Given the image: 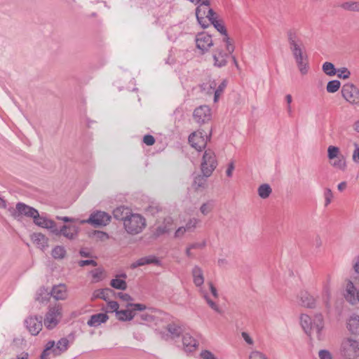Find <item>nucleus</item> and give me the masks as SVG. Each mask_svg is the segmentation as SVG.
I'll return each mask as SVG.
<instances>
[{
	"instance_id": "1",
	"label": "nucleus",
	"mask_w": 359,
	"mask_h": 359,
	"mask_svg": "<svg viewBox=\"0 0 359 359\" xmlns=\"http://www.w3.org/2000/svg\"><path fill=\"white\" fill-rule=\"evenodd\" d=\"M287 39L300 74L303 76L307 74L309 69V58L302 40L297 31L292 29L287 32Z\"/></svg>"
},
{
	"instance_id": "2",
	"label": "nucleus",
	"mask_w": 359,
	"mask_h": 359,
	"mask_svg": "<svg viewBox=\"0 0 359 359\" xmlns=\"http://www.w3.org/2000/svg\"><path fill=\"white\" fill-rule=\"evenodd\" d=\"M300 322L303 330L309 336L316 337L318 340L322 339L324 319L321 314H316L313 319L308 315L302 314Z\"/></svg>"
},
{
	"instance_id": "3",
	"label": "nucleus",
	"mask_w": 359,
	"mask_h": 359,
	"mask_svg": "<svg viewBox=\"0 0 359 359\" xmlns=\"http://www.w3.org/2000/svg\"><path fill=\"white\" fill-rule=\"evenodd\" d=\"M233 50L234 46L231 43L230 38L229 36L223 37L222 44L217 47L212 53L214 65L217 67L226 66L227 60Z\"/></svg>"
},
{
	"instance_id": "4",
	"label": "nucleus",
	"mask_w": 359,
	"mask_h": 359,
	"mask_svg": "<svg viewBox=\"0 0 359 359\" xmlns=\"http://www.w3.org/2000/svg\"><path fill=\"white\" fill-rule=\"evenodd\" d=\"M146 219L140 214L132 213L124 221L123 227L126 231L130 235L140 233L146 227Z\"/></svg>"
},
{
	"instance_id": "5",
	"label": "nucleus",
	"mask_w": 359,
	"mask_h": 359,
	"mask_svg": "<svg viewBox=\"0 0 359 359\" xmlns=\"http://www.w3.org/2000/svg\"><path fill=\"white\" fill-rule=\"evenodd\" d=\"M217 166V161L215 152L208 149L205 151L201 163V170L205 177H209Z\"/></svg>"
},
{
	"instance_id": "6",
	"label": "nucleus",
	"mask_w": 359,
	"mask_h": 359,
	"mask_svg": "<svg viewBox=\"0 0 359 359\" xmlns=\"http://www.w3.org/2000/svg\"><path fill=\"white\" fill-rule=\"evenodd\" d=\"M341 353L347 359H356L359 357V341L348 337L341 344Z\"/></svg>"
},
{
	"instance_id": "7",
	"label": "nucleus",
	"mask_w": 359,
	"mask_h": 359,
	"mask_svg": "<svg viewBox=\"0 0 359 359\" xmlns=\"http://www.w3.org/2000/svg\"><path fill=\"white\" fill-rule=\"evenodd\" d=\"M211 137V132L209 135L203 133V130H197L192 133L189 136V142L191 146L195 148L198 151H201L206 147L208 141H210Z\"/></svg>"
},
{
	"instance_id": "8",
	"label": "nucleus",
	"mask_w": 359,
	"mask_h": 359,
	"mask_svg": "<svg viewBox=\"0 0 359 359\" xmlns=\"http://www.w3.org/2000/svg\"><path fill=\"white\" fill-rule=\"evenodd\" d=\"M62 310L60 304L49 307L44 319V325L48 329L54 328L60 322L62 316Z\"/></svg>"
},
{
	"instance_id": "9",
	"label": "nucleus",
	"mask_w": 359,
	"mask_h": 359,
	"mask_svg": "<svg viewBox=\"0 0 359 359\" xmlns=\"http://www.w3.org/2000/svg\"><path fill=\"white\" fill-rule=\"evenodd\" d=\"M341 95L349 104L359 105V89L353 83H346L342 86Z\"/></svg>"
},
{
	"instance_id": "10",
	"label": "nucleus",
	"mask_w": 359,
	"mask_h": 359,
	"mask_svg": "<svg viewBox=\"0 0 359 359\" xmlns=\"http://www.w3.org/2000/svg\"><path fill=\"white\" fill-rule=\"evenodd\" d=\"M111 216L103 211H96L93 212L88 219L81 220V224L88 223L97 227L101 226H106L109 223Z\"/></svg>"
},
{
	"instance_id": "11",
	"label": "nucleus",
	"mask_w": 359,
	"mask_h": 359,
	"mask_svg": "<svg viewBox=\"0 0 359 359\" xmlns=\"http://www.w3.org/2000/svg\"><path fill=\"white\" fill-rule=\"evenodd\" d=\"M79 227L75 224H65L60 229L55 226L53 234L57 236H62L69 241L75 240L79 235Z\"/></svg>"
},
{
	"instance_id": "12",
	"label": "nucleus",
	"mask_w": 359,
	"mask_h": 359,
	"mask_svg": "<svg viewBox=\"0 0 359 359\" xmlns=\"http://www.w3.org/2000/svg\"><path fill=\"white\" fill-rule=\"evenodd\" d=\"M127 307H132V309H126L116 311V318L121 321H130L135 317V311H144L146 306L142 304H131L129 303Z\"/></svg>"
},
{
	"instance_id": "13",
	"label": "nucleus",
	"mask_w": 359,
	"mask_h": 359,
	"mask_svg": "<svg viewBox=\"0 0 359 359\" xmlns=\"http://www.w3.org/2000/svg\"><path fill=\"white\" fill-rule=\"evenodd\" d=\"M193 116L194 121L198 123H205L211 119V109L207 105L200 106L194 110Z\"/></svg>"
},
{
	"instance_id": "14",
	"label": "nucleus",
	"mask_w": 359,
	"mask_h": 359,
	"mask_svg": "<svg viewBox=\"0 0 359 359\" xmlns=\"http://www.w3.org/2000/svg\"><path fill=\"white\" fill-rule=\"evenodd\" d=\"M196 15L197 20H201L203 17H205L209 20L210 19H213L216 13L210 8V1L208 0H203L196 9Z\"/></svg>"
},
{
	"instance_id": "15",
	"label": "nucleus",
	"mask_w": 359,
	"mask_h": 359,
	"mask_svg": "<svg viewBox=\"0 0 359 359\" xmlns=\"http://www.w3.org/2000/svg\"><path fill=\"white\" fill-rule=\"evenodd\" d=\"M196 47L204 53L213 45V41L210 35L201 32L196 35Z\"/></svg>"
},
{
	"instance_id": "16",
	"label": "nucleus",
	"mask_w": 359,
	"mask_h": 359,
	"mask_svg": "<svg viewBox=\"0 0 359 359\" xmlns=\"http://www.w3.org/2000/svg\"><path fill=\"white\" fill-rule=\"evenodd\" d=\"M25 325L32 335H37L42 330V318L37 316H29L25 321Z\"/></svg>"
},
{
	"instance_id": "17",
	"label": "nucleus",
	"mask_w": 359,
	"mask_h": 359,
	"mask_svg": "<svg viewBox=\"0 0 359 359\" xmlns=\"http://www.w3.org/2000/svg\"><path fill=\"white\" fill-rule=\"evenodd\" d=\"M17 212L13 214V217L17 218L20 215L32 217L33 219L38 215V210L32 207L25 205L22 203H18L16 205Z\"/></svg>"
},
{
	"instance_id": "18",
	"label": "nucleus",
	"mask_w": 359,
	"mask_h": 359,
	"mask_svg": "<svg viewBox=\"0 0 359 359\" xmlns=\"http://www.w3.org/2000/svg\"><path fill=\"white\" fill-rule=\"evenodd\" d=\"M166 330L168 332V334H165L163 332L160 333L161 338L165 341H168L170 339H174L179 337L182 332V327L174 323L168 324L166 326Z\"/></svg>"
},
{
	"instance_id": "19",
	"label": "nucleus",
	"mask_w": 359,
	"mask_h": 359,
	"mask_svg": "<svg viewBox=\"0 0 359 359\" xmlns=\"http://www.w3.org/2000/svg\"><path fill=\"white\" fill-rule=\"evenodd\" d=\"M33 222L36 225L49 229L52 233H53V230H55L56 226V223L53 220L40 216L39 212L34 218Z\"/></svg>"
},
{
	"instance_id": "20",
	"label": "nucleus",
	"mask_w": 359,
	"mask_h": 359,
	"mask_svg": "<svg viewBox=\"0 0 359 359\" xmlns=\"http://www.w3.org/2000/svg\"><path fill=\"white\" fill-rule=\"evenodd\" d=\"M345 299L352 304L357 302L358 290L353 283L348 280L346 283L344 293Z\"/></svg>"
},
{
	"instance_id": "21",
	"label": "nucleus",
	"mask_w": 359,
	"mask_h": 359,
	"mask_svg": "<svg viewBox=\"0 0 359 359\" xmlns=\"http://www.w3.org/2000/svg\"><path fill=\"white\" fill-rule=\"evenodd\" d=\"M182 344L186 352H193L196 349L198 343L193 337L186 333L182 336Z\"/></svg>"
},
{
	"instance_id": "22",
	"label": "nucleus",
	"mask_w": 359,
	"mask_h": 359,
	"mask_svg": "<svg viewBox=\"0 0 359 359\" xmlns=\"http://www.w3.org/2000/svg\"><path fill=\"white\" fill-rule=\"evenodd\" d=\"M346 327L352 334L359 335V316L351 315L347 320Z\"/></svg>"
},
{
	"instance_id": "23",
	"label": "nucleus",
	"mask_w": 359,
	"mask_h": 359,
	"mask_svg": "<svg viewBox=\"0 0 359 359\" xmlns=\"http://www.w3.org/2000/svg\"><path fill=\"white\" fill-rule=\"evenodd\" d=\"M299 298V304L303 306L313 308L316 305V299L306 291H301Z\"/></svg>"
},
{
	"instance_id": "24",
	"label": "nucleus",
	"mask_w": 359,
	"mask_h": 359,
	"mask_svg": "<svg viewBox=\"0 0 359 359\" xmlns=\"http://www.w3.org/2000/svg\"><path fill=\"white\" fill-rule=\"evenodd\" d=\"M32 242L37 248L44 250L48 245V238L41 233H34L31 236Z\"/></svg>"
},
{
	"instance_id": "25",
	"label": "nucleus",
	"mask_w": 359,
	"mask_h": 359,
	"mask_svg": "<svg viewBox=\"0 0 359 359\" xmlns=\"http://www.w3.org/2000/svg\"><path fill=\"white\" fill-rule=\"evenodd\" d=\"M50 294L57 300H64L67 297V287L62 284L55 285L53 287Z\"/></svg>"
},
{
	"instance_id": "26",
	"label": "nucleus",
	"mask_w": 359,
	"mask_h": 359,
	"mask_svg": "<svg viewBox=\"0 0 359 359\" xmlns=\"http://www.w3.org/2000/svg\"><path fill=\"white\" fill-rule=\"evenodd\" d=\"M108 319L109 316L106 313H100L91 316L87 324L90 327H97L106 323Z\"/></svg>"
},
{
	"instance_id": "27",
	"label": "nucleus",
	"mask_w": 359,
	"mask_h": 359,
	"mask_svg": "<svg viewBox=\"0 0 359 359\" xmlns=\"http://www.w3.org/2000/svg\"><path fill=\"white\" fill-rule=\"evenodd\" d=\"M132 213L131 210L125 206L118 207L113 211L114 218L123 221V223Z\"/></svg>"
},
{
	"instance_id": "28",
	"label": "nucleus",
	"mask_w": 359,
	"mask_h": 359,
	"mask_svg": "<svg viewBox=\"0 0 359 359\" xmlns=\"http://www.w3.org/2000/svg\"><path fill=\"white\" fill-rule=\"evenodd\" d=\"M158 259L154 256H148L140 258L136 262L130 264V268L134 269L138 266H144L150 264H158Z\"/></svg>"
},
{
	"instance_id": "29",
	"label": "nucleus",
	"mask_w": 359,
	"mask_h": 359,
	"mask_svg": "<svg viewBox=\"0 0 359 359\" xmlns=\"http://www.w3.org/2000/svg\"><path fill=\"white\" fill-rule=\"evenodd\" d=\"M194 283L196 287L201 286L204 283L203 270L198 266H195L192 269Z\"/></svg>"
},
{
	"instance_id": "30",
	"label": "nucleus",
	"mask_w": 359,
	"mask_h": 359,
	"mask_svg": "<svg viewBox=\"0 0 359 359\" xmlns=\"http://www.w3.org/2000/svg\"><path fill=\"white\" fill-rule=\"evenodd\" d=\"M330 165L335 169L344 172L347 168V162L344 155L330 161Z\"/></svg>"
},
{
	"instance_id": "31",
	"label": "nucleus",
	"mask_w": 359,
	"mask_h": 359,
	"mask_svg": "<svg viewBox=\"0 0 359 359\" xmlns=\"http://www.w3.org/2000/svg\"><path fill=\"white\" fill-rule=\"evenodd\" d=\"M69 348V340L67 338L60 339L56 347L53 349V353L55 355H60L61 353L65 352Z\"/></svg>"
},
{
	"instance_id": "32",
	"label": "nucleus",
	"mask_w": 359,
	"mask_h": 359,
	"mask_svg": "<svg viewBox=\"0 0 359 359\" xmlns=\"http://www.w3.org/2000/svg\"><path fill=\"white\" fill-rule=\"evenodd\" d=\"M52 257L55 259H62L67 255V251L65 247L62 245H56L51 251Z\"/></svg>"
},
{
	"instance_id": "33",
	"label": "nucleus",
	"mask_w": 359,
	"mask_h": 359,
	"mask_svg": "<svg viewBox=\"0 0 359 359\" xmlns=\"http://www.w3.org/2000/svg\"><path fill=\"white\" fill-rule=\"evenodd\" d=\"M257 191L259 197L265 199L270 196L272 189L268 184H263L259 187Z\"/></svg>"
},
{
	"instance_id": "34",
	"label": "nucleus",
	"mask_w": 359,
	"mask_h": 359,
	"mask_svg": "<svg viewBox=\"0 0 359 359\" xmlns=\"http://www.w3.org/2000/svg\"><path fill=\"white\" fill-rule=\"evenodd\" d=\"M339 148L336 146H329L327 148V158L330 161L334 160L336 158L342 156Z\"/></svg>"
},
{
	"instance_id": "35",
	"label": "nucleus",
	"mask_w": 359,
	"mask_h": 359,
	"mask_svg": "<svg viewBox=\"0 0 359 359\" xmlns=\"http://www.w3.org/2000/svg\"><path fill=\"white\" fill-rule=\"evenodd\" d=\"M209 21L214 25L218 32L224 35V37L228 36L224 26L221 22L217 20L216 15L213 17V19H210Z\"/></svg>"
},
{
	"instance_id": "36",
	"label": "nucleus",
	"mask_w": 359,
	"mask_h": 359,
	"mask_svg": "<svg viewBox=\"0 0 359 359\" xmlns=\"http://www.w3.org/2000/svg\"><path fill=\"white\" fill-rule=\"evenodd\" d=\"M110 285L117 290H125L127 288V283L125 280L114 278L110 282Z\"/></svg>"
},
{
	"instance_id": "37",
	"label": "nucleus",
	"mask_w": 359,
	"mask_h": 359,
	"mask_svg": "<svg viewBox=\"0 0 359 359\" xmlns=\"http://www.w3.org/2000/svg\"><path fill=\"white\" fill-rule=\"evenodd\" d=\"M323 72L328 76H334L337 74V69L334 65L330 62H325L322 67Z\"/></svg>"
},
{
	"instance_id": "38",
	"label": "nucleus",
	"mask_w": 359,
	"mask_h": 359,
	"mask_svg": "<svg viewBox=\"0 0 359 359\" xmlns=\"http://www.w3.org/2000/svg\"><path fill=\"white\" fill-rule=\"evenodd\" d=\"M111 292H112V290L109 288L97 290L94 291V292H93V297L94 298H100V299H102L107 301V299L109 293H111Z\"/></svg>"
},
{
	"instance_id": "39",
	"label": "nucleus",
	"mask_w": 359,
	"mask_h": 359,
	"mask_svg": "<svg viewBox=\"0 0 359 359\" xmlns=\"http://www.w3.org/2000/svg\"><path fill=\"white\" fill-rule=\"evenodd\" d=\"M341 83L338 80H332L327 83L326 90L330 93H334L339 90Z\"/></svg>"
},
{
	"instance_id": "40",
	"label": "nucleus",
	"mask_w": 359,
	"mask_h": 359,
	"mask_svg": "<svg viewBox=\"0 0 359 359\" xmlns=\"http://www.w3.org/2000/svg\"><path fill=\"white\" fill-rule=\"evenodd\" d=\"M206 178L204 175H198L195 177L194 182V186L196 190H198L201 188H205L206 186Z\"/></svg>"
},
{
	"instance_id": "41",
	"label": "nucleus",
	"mask_w": 359,
	"mask_h": 359,
	"mask_svg": "<svg viewBox=\"0 0 359 359\" xmlns=\"http://www.w3.org/2000/svg\"><path fill=\"white\" fill-rule=\"evenodd\" d=\"M201 224V220L196 217L190 218L186 223L185 227L189 231L194 230Z\"/></svg>"
},
{
	"instance_id": "42",
	"label": "nucleus",
	"mask_w": 359,
	"mask_h": 359,
	"mask_svg": "<svg viewBox=\"0 0 359 359\" xmlns=\"http://www.w3.org/2000/svg\"><path fill=\"white\" fill-rule=\"evenodd\" d=\"M227 86V82L226 80H223L222 82L219 85V86L215 89V95H214V102H217L220 97V95L222 94L224 90Z\"/></svg>"
},
{
	"instance_id": "43",
	"label": "nucleus",
	"mask_w": 359,
	"mask_h": 359,
	"mask_svg": "<svg viewBox=\"0 0 359 359\" xmlns=\"http://www.w3.org/2000/svg\"><path fill=\"white\" fill-rule=\"evenodd\" d=\"M341 7L347 11L359 12V3L354 1L345 2Z\"/></svg>"
},
{
	"instance_id": "44",
	"label": "nucleus",
	"mask_w": 359,
	"mask_h": 359,
	"mask_svg": "<svg viewBox=\"0 0 359 359\" xmlns=\"http://www.w3.org/2000/svg\"><path fill=\"white\" fill-rule=\"evenodd\" d=\"M213 208V203L212 201H208L201 205L200 211L203 215H207L212 211Z\"/></svg>"
},
{
	"instance_id": "45",
	"label": "nucleus",
	"mask_w": 359,
	"mask_h": 359,
	"mask_svg": "<svg viewBox=\"0 0 359 359\" xmlns=\"http://www.w3.org/2000/svg\"><path fill=\"white\" fill-rule=\"evenodd\" d=\"M323 294L325 296L327 300L330 299L331 294V278L327 277L326 282L323 285Z\"/></svg>"
},
{
	"instance_id": "46",
	"label": "nucleus",
	"mask_w": 359,
	"mask_h": 359,
	"mask_svg": "<svg viewBox=\"0 0 359 359\" xmlns=\"http://www.w3.org/2000/svg\"><path fill=\"white\" fill-rule=\"evenodd\" d=\"M93 281L95 283L99 282L103 278V271L101 269H95L90 271Z\"/></svg>"
},
{
	"instance_id": "47",
	"label": "nucleus",
	"mask_w": 359,
	"mask_h": 359,
	"mask_svg": "<svg viewBox=\"0 0 359 359\" xmlns=\"http://www.w3.org/2000/svg\"><path fill=\"white\" fill-rule=\"evenodd\" d=\"M203 296L205 299L207 304L212 310H214L217 313H221V309H219V306L213 300H212L206 293H203Z\"/></svg>"
},
{
	"instance_id": "48",
	"label": "nucleus",
	"mask_w": 359,
	"mask_h": 359,
	"mask_svg": "<svg viewBox=\"0 0 359 359\" xmlns=\"http://www.w3.org/2000/svg\"><path fill=\"white\" fill-rule=\"evenodd\" d=\"M323 195L325 198V206L327 207L331 203L333 199V193L330 188H325L324 189Z\"/></svg>"
},
{
	"instance_id": "49",
	"label": "nucleus",
	"mask_w": 359,
	"mask_h": 359,
	"mask_svg": "<svg viewBox=\"0 0 359 359\" xmlns=\"http://www.w3.org/2000/svg\"><path fill=\"white\" fill-rule=\"evenodd\" d=\"M337 76L340 79H346L349 78L351 72L346 67H342L337 70Z\"/></svg>"
},
{
	"instance_id": "50",
	"label": "nucleus",
	"mask_w": 359,
	"mask_h": 359,
	"mask_svg": "<svg viewBox=\"0 0 359 359\" xmlns=\"http://www.w3.org/2000/svg\"><path fill=\"white\" fill-rule=\"evenodd\" d=\"M318 357L320 359H333L332 354L326 349L320 350Z\"/></svg>"
},
{
	"instance_id": "51",
	"label": "nucleus",
	"mask_w": 359,
	"mask_h": 359,
	"mask_svg": "<svg viewBox=\"0 0 359 359\" xmlns=\"http://www.w3.org/2000/svg\"><path fill=\"white\" fill-rule=\"evenodd\" d=\"M354 150L352 154V160L355 163H359V144L357 143L353 144Z\"/></svg>"
},
{
	"instance_id": "52",
	"label": "nucleus",
	"mask_w": 359,
	"mask_h": 359,
	"mask_svg": "<svg viewBox=\"0 0 359 359\" xmlns=\"http://www.w3.org/2000/svg\"><path fill=\"white\" fill-rule=\"evenodd\" d=\"M200 356L202 359H217V357L208 350L202 351L200 353Z\"/></svg>"
},
{
	"instance_id": "53",
	"label": "nucleus",
	"mask_w": 359,
	"mask_h": 359,
	"mask_svg": "<svg viewBox=\"0 0 359 359\" xmlns=\"http://www.w3.org/2000/svg\"><path fill=\"white\" fill-rule=\"evenodd\" d=\"M107 306L110 312H116L118 311V304L115 301H109L107 303Z\"/></svg>"
},
{
	"instance_id": "54",
	"label": "nucleus",
	"mask_w": 359,
	"mask_h": 359,
	"mask_svg": "<svg viewBox=\"0 0 359 359\" xmlns=\"http://www.w3.org/2000/svg\"><path fill=\"white\" fill-rule=\"evenodd\" d=\"M250 359H267L266 356L259 351H252L250 355Z\"/></svg>"
},
{
	"instance_id": "55",
	"label": "nucleus",
	"mask_w": 359,
	"mask_h": 359,
	"mask_svg": "<svg viewBox=\"0 0 359 359\" xmlns=\"http://www.w3.org/2000/svg\"><path fill=\"white\" fill-rule=\"evenodd\" d=\"M143 142L148 146H151L155 143V138L151 135H146L143 137Z\"/></svg>"
},
{
	"instance_id": "56",
	"label": "nucleus",
	"mask_w": 359,
	"mask_h": 359,
	"mask_svg": "<svg viewBox=\"0 0 359 359\" xmlns=\"http://www.w3.org/2000/svg\"><path fill=\"white\" fill-rule=\"evenodd\" d=\"M79 265L80 266H85L87 265H92L93 266H97V262L93 259H88V260H81L79 262Z\"/></svg>"
},
{
	"instance_id": "57",
	"label": "nucleus",
	"mask_w": 359,
	"mask_h": 359,
	"mask_svg": "<svg viewBox=\"0 0 359 359\" xmlns=\"http://www.w3.org/2000/svg\"><path fill=\"white\" fill-rule=\"evenodd\" d=\"M234 169H235L234 163L233 161H231L228 164V167L226 170V175L228 177H232L233 172Z\"/></svg>"
},
{
	"instance_id": "58",
	"label": "nucleus",
	"mask_w": 359,
	"mask_h": 359,
	"mask_svg": "<svg viewBox=\"0 0 359 359\" xmlns=\"http://www.w3.org/2000/svg\"><path fill=\"white\" fill-rule=\"evenodd\" d=\"M208 85H209V87L208 88V87H206L207 84L203 83L202 85V88H203V90H208V93H211L212 92L209 91V88H210V90H212V91L215 92V90L216 89V86H217L216 83L214 81H210Z\"/></svg>"
},
{
	"instance_id": "59",
	"label": "nucleus",
	"mask_w": 359,
	"mask_h": 359,
	"mask_svg": "<svg viewBox=\"0 0 359 359\" xmlns=\"http://www.w3.org/2000/svg\"><path fill=\"white\" fill-rule=\"evenodd\" d=\"M118 297L122 299L123 301H125V302H131L133 301V298L131 297V296L127 293H123V292H119L118 294Z\"/></svg>"
},
{
	"instance_id": "60",
	"label": "nucleus",
	"mask_w": 359,
	"mask_h": 359,
	"mask_svg": "<svg viewBox=\"0 0 359 359\" xmlns=\"http://www.w3.org/2000/svg\"><path fill=\"white\" fill-rule=\"evenodd\" d=\"M187 231L188 230L187 229L185 226H180L176 230L175 236V237H182L185 233V232Z\"/></svg>"
},
{
	"instance_id": "61",
	"label": "nucleus",
	"mask_w": 359,
	"mask_h": 359,
	"mask_svg": "<svg viewBox=\"0 0 359 359\" xmlns=\"http://www.w3.org/2000/svg\"><path fill=\"white\" fill-rule=\"evenodd\" d=\"M208 285H209L210 290V292H211L213 297L215 299H217L219 297V294H218L217 289L215 288V287L213 285V284L211 282L209 283Z\"/></svg>"
},
{
	"instance_id": "62",
	"label": "nucleus",
	"mask_w": 359,
	"mask_h": 359,
	"mask_svg": "<svg viewBox=\"0 0 359 359\" xmlns=\"http://www.w3.org/2000/svg\"><path fill=\"white\" fill-rule=\"evenodd\" d=\"M140 317L142 321L151 322L153 320V316L148 313H142Z\"/></svg>"
},
{
	"instance_id": "63",
	"label": "nucleus",
	"mask_w": 359,
	"mask_h": 359,
	"mask_svg": "<svg viewBox=\"0 0 359 359\" xmlns=\"http://www.w3.org/2000/svg\"><path fill=\"white\" fill-rule=\"evenodd\" d=\"M242 337L247 344L250 345L253 344V340L247 332H242Z\"/></svg>"
},
{
	"instance_id": "64",
	"label": "nucleus",
	"mask_w": 359,
	"mask_h": 359,
	"mask_svg": "<svg viewBox=\"0 0 359 359\" xmlns=\"http://www.w3.org/2000/svg\"><path fill=\"white\" fill-rule=\"evenodd\" d=\"M353 267L355 272L359 274V256L355 259Z\"/></svg>"
}]
</instances>
